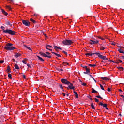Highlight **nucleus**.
Returning <instances> with one entry per match:
<instances>
[{
	"label": "nucleus",
	"instance_id": "61",
	"mask_svg": "<svg viewBox=\"0 0 124 124\" xmlns=\"http://www.w3.org/2000/svg\"><path fill=\"white\" fill-rule=\"evenodd\" d=\"M12 60L13 61V62H16L14 59H12Z\"/></svg>",
	"mask_w": 124,
	"mask_h": 124
},
{
	"label": "nucleus",
	"instance_id": "7",
	"mask_svg": "<svg viewBox=\"0 0 124 124\" xmlns=\"http://www.w3.org/2000/svg\"><path fill=\"white\" fill-rule=\"evenodd\" d=\"M61 82L66 85H69V84H71V83L69 81H67V80H66V79L65 78L61 79Z\"/></svg>",
	"mask_w": 124,
	"mask_h": 124
},
{
	"label": "nucleus",
	"instance_id": "33",
	"mask_svg": "<svg viewBox=\"0 0 124 124\" xmlns=\"http://www.w3.org/2000/svg\"><path fill=\"white\" fill-rule=\"evenodd\" d=\"M59 87L60 88V89L63 90V85L62 84H59Z\"/></svg>",
	"mask_w": 124,
	"mask_h": 124
},
{
	"label": "nucleus",
	"instance_id": "64",
	"mask_svg": "<svg viewBox=\"0 0 124 124\" xmlns=\"http://www.w3.org/2000/svg\"><path fill=\"white\" fill-rule=\"evenodd\" d=\"M122 59L124 60V56H122Z\"/></svg>",
	"mask_w": 124,
	"mask_h": 124
},
{
	"label": "nucleus",
	"instance_id": "60",
	"mask_svg": "<svg viewBox=\"0 0 124 124\" xmlns=\"http://www.w3.org/2000/svg\"><path fill=\"white\" fill-rule=\"evenodd\" d=\"M89 76H90V77H91L92 78H93V76H92L91 75H89Z\"/></svg>",
	"mask_w": 124,
	"mask_h": 124
},
{
	"label": "nucleus",
	"instance_id": "62",
	"mask_svg": "<svg viewBox=\"0 0 124 124\" xmlns=\"http://www.w3.org/2000/svg\"><path fill=\"white\" fill-rule=\"evenodd\" d=\"M111 45L115 46V44H114V43H112L111 44Z\"/></svg>",
	"mask_w": 124,
	"mask_h": 124
},
{
	"label": "nucleus",
	"instance_id": "4",
	"mask_svg": "<svg viewBox=\"0 0 124 124\" xmlns=\"http://www.w3.org/2000/svg\"><path fill=\"white\" fill-rule=\"evenodd\" d=\"M4 48L8 51H12V50L16 49V47H14L12 46H6L4 47Z\"/></svg>",
	"mask_w": 124,
	"mask_h": 124
},
{
	"label": "nucleus",
	"instance_id": "50",
	"mask_svg": "<svg viewBox=\"0 0 124 124\" xmlns=\"http://www.w3.org/2000/svg\"><path fill=\"white\" fill-rule=\"evenodd\" d=\"M81 67H83V68H85V69H89V68H87V66H81Z\"/></svg>",
	"mask_w": 124,
	"mask_h": 124
},
{
	"label": "nucleus",
	"instance_id": "40",
	"mask_svg": "<svg viewBox=\"0 0 124 124\" xmlns=\"http://www.w3.org/2000/svg\"><path fill=\"white\" fill-rule=\"evenodd\" d=\"M7 9H9V11L11 10V8L9 6H6Z\"/></svg>",
	"mask_w": 124,
	"mask_h": 124
},
{
	"label": "nucleus",
	"instance_id": "58",
	"mask_svg": "<svg viewBox=\"0 0 124 124\" xmlns=\"http://www.w3.org/2000/svg\"><path fill=\"white\" fill-rule=\"evenodd\" d=\"M108 91L110 92V88H108Z\"/></svg>",
	"mask_w": 124,
	"mask_h": 124
},
{
	"label": "nucleus",
	"instance_id": "29",
	"mask_svg": "<svg viewBox=\"0 0 124 124\" xmlns=\"http://www.w3.org/2000/svg\"><path fill=\"white\" fill-rule=\"evenodd\" d=\"M109 62H113V63H116L117 64H118L119 63V62H114L112 60H109Z\"/></svg>",
	"mask_w": 124,
	"mask_h": 124
},
{
	"label": "nucleus",
	"instance_id": "37",
	"mask_svg": "<svg viewBox=\"0 0 124 124\" xmlns=\"http://www.w3.org/2000/svg\"><path fill=\"white\" fill-rule=\"evenodd\" d=\"M7 71H8V73L10 72V69L9 68V66H8V68H7Z\"/></svg>",
	"mask_w": 124,
	"mask_h": 124
},
{
	"label": "nucleus",
	"instance_id": "46",
	"mask_svg": "<svg viewBox=\"0 0 124 124\" xmlns=\"http://www.w3.org/2000/svg\"><path fill=\"white\" fill-rule=\"evenodd\" d=\"M8 77H9V79H11V74H9V75H8Z\"/></svg>",
	"mask_w": 124,
	"mask_h": 124
},
{
	"label": "nucleus",
	"instance_id": "1",
	"mask_svg": "<svg viewBox=\"0 0 124 124\" xmlns=\"http://www.w3.org/2000/svg\"><path fill=\"white\" fill-rule=\"evenodd\" d=\"M3 33H5V34H8L10 35H14L16 33V32H15V31H14L11 30H9V29H7L6 30H4Z\"/></svg>",
	"mask_w": 124,
	"mask_h": 124
},
{
	"label": "nucleus",
	"instance_id": "2",
	"mask_svg": "<svg viewBox=\"0 0 124 124\" xmlns=\"http://www.w3.org/2000/svg\"><path fill=\"white\" fill-rule=\"evenodd\" d=\"M62 43H63V44H64V45L65 46H70V45H71V44H72L73 42L70 40H67L66 39L64 41H63L62 42Z\"/></svg>",
	"mask_w": 124,
	"mask_h": 124
},
{
	"label": "nucleus",
	"instance_id": "13",
	"mask_svg": "<svg viewBox=\"0 0 124 124\" xmlns=\"http://www.w3.org/2000/svg\"><path fill=\"white\" fill-rule=\"evenodd\" d=\"M90 54H92V55H96L97 56H102V55H101V54L100 53H97V52H96V53H92V52H91V53H90Z\"/></svg>",
	"mask_w": 124,
	"mask_h": 124
},
{
	"label": "nucleus",
	"instance_id": "38",
	"mask_svg": "<svg viewBox=\"0 0 124 124\" xmlns=\"http://www.w3.org/2000/svg\"><path fill=\"white\" fill-rule=\"evenodd\" d=\"M100 87L101 88V89L102 90H104V87H103V85H102L101 84H100Z\"/></svg>",
	"mask_w": 124,
	"mask_h": 124
},
{
	"label": "nucleus",
	"instance_id": "15",
	"mask_svg": "<svg viewBox=\"0 0 124 124\" xmlns=\"http://www.w3.org/2000/svg\"><path fill=\"white\" fill-rule=\"evenodd\" d=\"M24 46L27 48V49H28V50H31V51L32 52V50L30 46H27L26 45H24Z\"/></svg>",
	"mask_w": 124,
	"mask_h": 124
},
{
	"label": "nucleus",
	"instance_id": "53",
	"mask_svg": "<svg viewBox=\"0 0 124 124\" xmlns=\"http://www.w3.org/2000/svg\"><path fill=\"white\" fill-rule=\"evenodd\" d=\"M0 63L1 64L4 63V61H2V60L0 61Z\"/></svg>",
	"mask_w": 124,
	"mask_h": 124
},
{
	"label": "nucleus",
	"instance_id": "51",
	"mask_svg": "<svg viewBox=\"0 0 124 124\" xmlns=\"http://www.w3.org/2000/svg\"><path fill=\"white\" fill-rule=\"evenodd\" d=\"M82 85L84 86H87V84L85 83H82Z\"/></svg>",
	"mask_w": 124,
	"mask_h": 124
},
{
	"label": "nucleus",
	"instance_id": "31",
	"mask_svg": "<svg viewBox=\"0 0 124 124\" xmlns=\"http://www.w3.org/2000/svg\"><path fill=\"white\" fill-rule=\"evenodd\" d=\"M86 56H89L90 57H92L93 56V55L90 53H86Z\"/></svg>",
	"mask_w": 124,
	"mask_h": 124
},
{
	"label": "nucleus",
	"instance_id": "57",
	"mask_svg": "<svg viewBox=\"0 0 124 124\" xmlns=\"http://www.w3.org/2000/svg\"><path fill=\"white\" fill-rule=\"evenodd\" d=\"M27 66H28V67L31 68V65H30V64H27Z\"/></svg>",
	"mask_w": 124,
	"mask_h": 124
},
{
	"label": "nucleus",
	"instance_id": "14",
	"mask_svg": "<svg viewBox=\"0 0 124 124\" xmlns=\"http://www.w3.org/2000/svg\"><path fill=\"white\" fill-rule=\"evenodd\" d=\"M52 48V46H51L46 45V49H48L49 48Z\"/></svg>",
	"mask_w": 124,
	"mask_h": 124
},
{
	"label": "nucleus",
	"instance_id": "5",
	"mask_svg": "<svg viewBox=\"0 0 124 124\" xmlns=\"http://www.w3.org/2000/svg\"><path fill=\"white\" fill-rule=\"evenodd\" d=\"M22 23L27 27H30V24L28 20H22Z\"/></svg>",
	"mask_w": 124,
	"mask_h": 124
},
{
	"label": "nucleus",
	"instance_id": "16",
	"mask_svg": "<svg viewBox=\"0 0 124 124\" xmlns=\"http://www.w3.org/2000/svg\"><path fill=\"white\" fill-rule=\"evenodd\" d=\"M37 58H38V60L41 62H44V60L41 57H40L38 55H37Z\"/></svg>",
	"mask_w": 124,
	"mask_h": 124
},
{
	"label": "nucleus",
	"instance_id": "49",
	"mask_svg": "<svg viewBox=\"0 0 124 124\" xmlns=\"http://www.w3.org/2000/svg\"><path fill=\"white\" fill-rule=\"evenodd\" d=\"M1 29L2 30H3V31L6 30L4 29H5V27H4V26H1Z\"/></svg>",
	"mask_w": 124,
	"mask_h": 124
},
{
	"label": "nucleus",
	"instance_id": "39",
	"mask_svg": "<svg viewBox=\"0 0 124 124\" xmlns=\"http://www.w3.org/2000/svg\"><path fill=\"white\" fill-rule=\"evenodd\" d=\"M63 65H64L65 66L66 65H68V63H67L66 62H63Z\"/></svg>",
	"mask_w": 124,
	"mask_h": 124
},
{
	"label": "nucleus",
	"instance_id": "26",
	"mask_svg": "<svg viewBox=\"0 0 124 124\" xmlns=\"http://www.w3.org/2000/svg\"><path fill=\"white\" fill-rule=\"evenodd\" d=\"M13 46V44L8 43V44H7L6 45V46Z\"/></svg>",
	"mask_w": 124,
	"mask_h": 124
},
{
	"label": "nucleus",
	"instance_id": "32",
	"mask_svg": "<svg viewBox=\"0 0 124 124\" xmlns=\"http://www.w3.org/2000/svg\"><path fill=\"white\" fill-rule=\"evenodd\" d=\"M106 49V47H100V50L104 51Z\"/></svg>",
	"mask_w": 124,
	"mask_h": 124
},
{
	"label": "nucleus",
	"instance_id": "19",
	"mask_svg": "<svg viewBox=\"0 0 124 124\" xmlns=\"http://www.w3.org/2000/svg\"><path fill=\"white\" fill-rule=\"evenodd\" d=\"M53 47H54V49H55V50H57L58 49L62 50L61 48L58 46H54Z\"/></svg>",
	"mask_w": 124,
	"mask_h": 124
},
{
	"label": "nucleus",
	"instance_id": "23",
	"mask_svg": "<svg viewBox=\"0 0 124 124\" xmlns=\"http://www.w3.org/2000/svg\"><path fill=\"white\" fill-rule=\"evenodd\" d=\"M92 93H98V92L94 90V89H93V88H92Z\"/></svg>",
	"mask_w": 124,
	"mask_h": 124
},
{
	"label": "nucleus",
	"instance_id": "52",
	"mask_svg": "<svg viewBox=\"0 0 124 124\" xmlns=\"http://www.w3.org/2000/svg\"><path fill=\"white\" fill-rule=\"evenodd\" d=\"M63 53L65 54L66 56H67V53L64 51H63Z\"/></svg>",
	"mask_w": 124,
	"mask_h": 124
},
{
	"label": "nucleus",
	"instance_id": "30",
	"mask_svg": "<svg viewBox=\"0 0 124 124\" xmlns=\"http://www.w3.org/2000/svg\"><path fill=\"white\" fill-rule=\"evenodd\" d=\"M89 66L91 67H96V65L95 64H89Z\"/></svg>",
	"mask_w": 124,
	"mask_h": 124
},
{
	"label": "nucleus",
	"instance_id": "55",
	"mask_svg": "<svg viewBox=\"0 0 124 124\" xmlns=\"http://www.w3.org/2000/svg\"><path fill=\"white\" fill-rule=\"evenodd\" d=\"M23 78H24V79H26V76L25 75H23Z\"/></svg>",
	"mask_w": 124,
	"mask_h": 124
},
{
	"label": "nucleus",
	"instance_id": "35",
	"mask_svg": "<svg viewBox=\"0 0 124 124\" xmlns=\"http://www.w3.org/2000/svg\"><path fill=\"white\" fill-rule=\"evenodd\" d=\"M91 72H84V74H87V75H90V73Z\"/></svg>",
	"mask_w": 124,
	"mask_h": 124
},
{
	"label": "nucleus",
	"instance_id": "27",
	"mask_svg": "<svg viewBox=\"0 0 124 124\" xmlns=\"http://www.w3.org/2000/svg\"><path fill=\"white\" fill-rule=\"evenodd\" d=\"M91 106L92 107V109H95V107H94V105H93V103H92V104H91Z\"/></svg>",
	"mask_w": 124,
	"mask_h": 124
},
{
	"label": "nucleus",
	"instance_id": "48",
	"mask_svg": "<svg viewBox=\"0 0 124 124\" xmlns=\"http://www.w3.org/2000/svg\"><path fill=\"white\" fill-rule=\"evenodd\" d=\"M118 47L124 49V47L122 46H118Z\"/></svg>",
	"mask_w": 124,
	"mask_h": 124
},
{
	"label": "nucleus",
	"instance_id": "21",
	"mask_svg": "<svg viewBox=\"0 0 124 124\" xmlns=\"http://www.w3.org/2000/svg\"><path fill=\"white\" fill-rule=\"evenodd\" d=\"M14 68L17 70L20 69V68H19V66H18V65H17V64H14Z\"/></svg>",
	"mask_w": 124,
	"mask_h": 124
},
{
	"label": "nucleus",
	"instance_id": "22",
	"mask_svg": "<svg viewBox=\"0 0 124 124\" xmlns=\"http://www.w3.org/2000/svg\"><path fill=\"white\" fill-rule=\"evenodd\" d=\"M21 56V54L20 53H16V54H15V55H14V57H16V58L20 57Z\"/></svg>",
	"mask_w": 124,
	"mask_h": 124
},
{
	"label": "nucleus",
	"instance_id": "42",
	"mask_svg": "<svg viewBox=\"0 0 124 124\" xmlns=\"http://www.w3.org/2000/svg\"><path fill=\"white\" fill-rule=\"evenodd\" d=\"M57 71L63 72V70L62 69L58 68V69H57Z\"/></svg>",
	"mask_w": 124,
	"mask_h": 124
},
{
	"label": "nucleus",
	"instance_id": "17",
	"mask_svg": "<svg viewBox=\"0 0 124 124\" xmlns=\"http://www.w3.org/2000/svg\"><path fill=\"white\" fill-rule=\"evenodd\" d=\"M51 53L55 55V56H57L58 57H59V58L61 57V55H60V54H57V53H56L55 52H51Z\"/></svg>",
	"mask_w": 124,
	"mask_h": 124
},
{
	"label": "nucleus",
	"instance_id": "34",
	"mask_svg": "<svg viewBox=\"0 0 124 124\" xmlns=\"http://www.w3.org/2000/svg\"><path fill=\"white\" fill-rule=\"evenodd\" d=\"M95 97L98 99H103V98H102L100 95L95 96Z\"/></svg>",
	"mask_w": 124,
	"mask_h": 124
},
{
	"label": "nucleus",
	"instance_id": "59",
	"mask_svg": "<svg viewBox=\"0 0 124 124\" xmlns=\"http://www.w3.org/2000/svg\"><path fill=\"white\" fill-rule=\"evenodd\" d=\"M120 97H122V98H124V95H120Z\"/></svg>",
	"mask_w": 124,
	"mask_h": 124
},
{
	"label": "nucleus",
	"instance_id": "41",
	"mask_svg": "<svg viewBox=\"0 0 124 124\" xmlns=\"http://www.w3.org/2000/svg\"><path fill=\"white\" fill-rule=\"evenodd\" d=\"M94 100H95L96 103L99 102V100H98V99L94 98Z\"/></svg>",
	"mask_w": 124,
	"mask_h": 124
},
{
	"label": "nucleus",
	"instance_id": "11",
	"mask_svg": "<svg viewBox=\"0 0 124 124\" xmlns=\"http://www.w3.org/2000/svg\"><path fill=\"white\" fill-rule=\"evenodd\" d=\"M99 105L100 106H103V107H104V108H107V104H103L102 102H100L99 103Z\"/></svg>",
	"mask_w": 124,
	"mask_h": 124
},
{
	"label": "nucleus",
	"instance_id": "43",
	"mask_svg": "<svg viewBox=\"0 0 124 124\" xmlns=\"http://www.w3.org/2000/svg\"><path fill=\"white\" fill-rule=\"evenodd\" d=\"M86 72H91V71H90V69L89 68L86 69Z\"/></svg>",
	"mask_w": 124,
	"mask_h": 124
},
{
	"label": "nucleus",
	"instance_id": "9",
	"mask_svg": "<svg viewBox=\"0 0 124 124\" xmlns=\"http://www.w3.org/2000/svg\"><path fill=\"white\" fill-rule=\"evenodd\" d=\"M98 57L103 59V60H108V58H107L106 56H104L103 55H98Z\"/></svg>",
	"mask_w": 124,
	"mask_h": 124
},
{
	"label": "nucleus",
	"instance_id": "28",
	"mask_svg": "<svg viewBox=\"0 0 124 124\" xmlns=\"http://www.w3.org/2000/svg\"><path fill=\"white\" fill-rule=\"evenodd\" d=\"M30 20L31 22H32V23L36 24V21H35V20H34V19H33L32 18H31L30 19Z\"/></svg>",
	"mask_w": 124,
	"mask_h": 124
},
{
	"label": "nucleus",
	"instance_id": "63",
	"mask_svg": "<svg viewBox=\"0 0 124 124\" xmlns=\"http://www.w3.org/2000/svg\"><path fill=\"white\" fill-rule=\"evenodd\" d=\"M66 95H65V93H63V96H65Z\"/></svg>",
	"mask_w": 124,
	"mask_h": 124
},
{
	"label": "nucleus",
	"instance_id": "24",
	"mask_svg": "<svg viewBox=\"0 0 124 124\" xmlns=\"http://www.w3.org/2000/svg\"><path fill=\"white\" fill-rule=\"evenodd\" d=\"M118 51L119 53L124 54V51H123L122 49H121V48L118 49Z\"/></svg>",
	"mask_w": 124,
	"mask_h": 124
},
{
	"label": "nucleus",
	"instance_id": "47",
	"mask_svg": "<svg viewBox=\"0 0 124 124\" xmlns=\"http://www.w3.org/2000/svg\"><path fill=\"white\" fill-rule=\"evenodd\" d=\"M87 97L88 98H89V99L92 98V96H91V95H90L87 96Z\"/></svg>",
	"mask_w": 124,
	"mask_h": 124
},
{
	"label": "nucleus",
	"instance_id": "12",
	"mask_svg": "<svg viewBox=\"0 0 124 124\" xmlns=\"http://www.w3.org/2000/svg\"><path fill=\"white\" fill-rule=\"evenodd\" d=\"M1 12L3 13V14H4L5 16H7V13L3 9H1Z\"/></svg>",
	"mask_w": 124,
	"mask_h": 124
},
{
	"label": "nucleus",
	"instance_id": "36",
	"mask_svg": "<svg viewBox=\"0 0 124 124\" xmlns=\"http://www.w3.org/2000/svg\"><path fill=\"white\" fill-rule=\"evenodd\" d=\"M46 54L47 56H51L50 55V53H49V52H46Z\"/></svg>",
	"mask_w": 124,
	"mask_h": 124
},
{
	"label": "nucleus",
	"instance_id": "25",
	"mask_svg": "<svg viewBox=\"0 0 124 124\" xmlns=\"http://www.w3.org/2000/svg\"><path fill=\"white\" fill-rule=\"evenodd\" d=\"M117 69H118V70H120V71H124V68H123L122 67H117Z\"/></svg>",
	"mask_w": 124,
	"mask_h": 124
},
{
	"label": "nucleus",
	"instance_id": "44",
	"mask_svg": "<svg viewBox=\"0 0 124 124\" xmlns=\"http://www.w3.org/2000/svg\"><path fill=\"white\" fill-rule=\"evenodd\" d=\"M22 62H23V63L27 64V62H26L25 60H23Z\"/></svg>",
	"mask_w": 124,
	"mask_h": 124
},
{
	"label": "nucleus",
	"instance_id": "45",
	"mask_svg": "<svg viewBox=\"0 0 124 124\" xmlns=\"http://www.w3.org/2000/svg\"><path fill=\"white\" fill-rule=\"evenodd\" d=\"M100 47H106L103 44L100 45Z\"/></svg>",
	"mask_w": 124,
	"mask_h": 124
},
{
	"label": "nucleus",
	"instance_id": "56",
	"mask_svg": "<svg viewBox=\"0 0 124 124\" xmlns=\"http://www.w3.org/2000/svg\"><path fill=\"white\" fill-rule=\"evenodd\" d=\"M118 61L119 62H119V63H122V60H118Z\"/></svg>",
	"mask_w": 124,
	"mask_h": 124
},
{
	"label": "nucleus",
	"instance_id": "20",
	"mask_svg": "<svg viewBox=\"0 0 124 124\" xmlns=\"http://www.w3.org/2000/svg\"><path fill=\"white\" fill-rule=\"evenodd\" d=\"M6 25H7V26H10V27L12 26V24L8 21L6 22Z\"/></svg>",
	"mask_w": 124,
	"mask_h": 124
},
{
	"label": "nucleus",
	"instance_id": "54",
	"mask_svg": "<svg viewBox=\"0 0 124 124\" xmlns=\"http://www.w3.org/2000/svg\"><path fill=\"white\" fill-rule=\"evenodd\" d=\"M99 39H101V40H104V38L101 37H98Z\"/></svg>",
	"mask_w": 124,
	"mask_h": 124
},
{
	"label": "nucleus",
	"instance_id": "18",
	"mask_svg": "<svg viewBox=\"0 0 124 124\" xmlns=\"http://www.w3.org/2000/svg\"><path fill=\"white\" fill-rule=\"evenodd\" d=\"M73 93H74V94L75 95V98H76L77 99H78V94L77 93V92H75V91H73Z\"/></svg>",
	"mask_w": 124,
	"mask_h": 124
},
{
	"label": "nucleus",
	"instance_id": "6",
	"mask_svg": "<svg viewBox=\"0 0 124 124\" xmlns=\"http://www.w3.org/2000/svg\"><path fill=\"white\" fill-rule=\"evenodd\" d=\"M39 54L41 55V56L45 58H47L48 59H50L51 58V56H49V55H46V54H45V53L42 52H39Z\"/></svg>",
	"mask_w": 124,
	"mask_h": 124
},
{
	"label": "nucleus",
	"instance_id": "3",
	"mask_svg": "<svg viewBox=\"0 0 124 124\" xmlns=\"http://www.w3.org/2000/svg\"><path fill=\"white\" fill-rule=\"evenodd\" d=\"M90 44L98 45L99 44V41L97 40H90Z\"/></svg>",
	"mask_w": 124,
	"mask_h": 124
},
{
	"label": "nucleus",
	"instance_id": "10",
	"mask_svg": "<svg viewBox=\"0 0 124 124\" xmlns=\"http://www.w3.org/2000/svg\"><path fill=\"white\" fill-rule=\"evenodd\" d=\"M100 79H102V80H105V81H109L110 80V79L108 78L107 77H101L100 78Z\"/></svg>",
	"mask_w": 124,
	"mask_h": 124
},
{
	"label": "nucleus",
	"instance_id": "8",
	"mask_svg": "<svg viewBox=\"0 0 124 124\" xmlns=\"http://www.w3.org/2000/svg\"><path fill=\"white\" fill-rule=\"evenodd\" d=\"M67 85H68L67 86V87H65V88H66V89H67V90L68 89H71V90H74V86H73V84H72V83H69V84H67Z\"/></svg>",
	"mask_w": 124,
	"mask_h": 124
}]
</instances>
